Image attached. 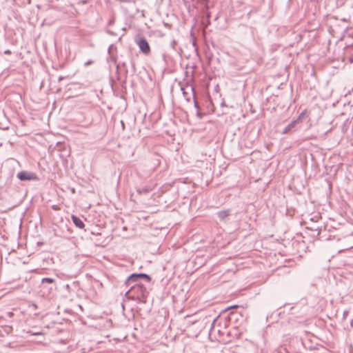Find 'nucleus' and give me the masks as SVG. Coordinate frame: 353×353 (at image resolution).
Here are the masks:
<instances>
[{
	"label": "nucleus",
	"instance_id": "412c9836",
	"mask_svg": "<svg viewBox=\"0 0 353 353\" xmlns=\"http://www.w3.org/2000/svg\"><path fill=\"white\" fill-rule=\"evenodd\" d=\"M352 8H353V5L352 6Z\"/></svg>",
	"mask_w": 353,
	"mask_h": 353
},
{
	"label": "nucleus",
	"instance_id": "2eb2a0df",
	"mask_svg": "<svg viewBox=\"0 0 353 353\" xmlns=\"http://www.w3.org/2000/svg\"><path fill=\"white\" fill-rule=\"evenodd\" d=\"M5 54H11V52H10V50H6V51H5Z\"/></svg>",
	"mask_w": 353,
	"mask_h": 353
},
{
	"label": "nucleus",
	"instance_id": "1a4fd4ad",
	"mask_svg": "<svg viewBox=\"0 0 353 353\" xmlns=\"http://www.w3.org/2000/svg\"><path fill=\"white\" fill-rule=\"evenodd\" d=\"M54 279L52 278H43L41 280V286L42 288L45 287L46 284H54Z\"/></svg>",
	"mask_w": 353,
	"mask_h": 353
},
{
	"label": "nucleus",
	"instance_id": "f257e3e1",
	"mask_svg": "<svg viewBox=\"0 0 353 353\" xmlns=\"http://www.w3.org/2000/svg\"><path fill=\"white\" fill-rule=\"evenodd\" d=\"M148 292L147 288L142 283H135L132 285L130 290L125 293V296L132 300H137L143 303L146 302Z\"/></svg>",
	"mask_w": 353,
	"mask_h": 353
},
{
	"label": "nucleus",
	"instance_id": "9d476101",
	"mask_svg": "<svg viewBox=\"0 0 353 353\" xmlns=\"http://www.w3.org/2000/svg\"><path fill=\"white\" fill-rule=\"evenodd\" d=\"M150 191H151V189L148 187L137 189V192L139 194H148V192H150Z\"/></svg>",
	"mask_w": 353,
	"mask_h": 353
},
{
	"label": "nucleus",
	"instance_id": "dca6fc26",
	"mask_svg": "<svg viewBox=\"0 0 353 353\" xmlns=\"http://www.w3.org/2000/svg\"><path fill=\"white\" fill-rule=\"evenodd\" d=\"M238 307H239L238 305H232V306L230 307L229 309H230V308H236Z\"/></svg>",
	"mask_w": 353,
	"mask_h": 353
},
{
	"label": "nucleus",
	"instance_id": "423d86ee",
	"mask_svg": "<svg viewBox=\"0 0 353 353\" xmlns=\"http://www.w3.org/2000/svg\"><path fill=\"white\" fill-rule=\"evenodd\" d=\"M131 278L145 279L147 281L150 282L151 279L150 276L145 273H134L132 274Z\"/></svg>",
	"mask_w": 353,
	"mask_h": 353
},
{
	"label": "nucleus",
	"instance_id": "9b49d317",
	"mask_svg": "<svg viewBox=\"0 0 353 353\" xmlns=\"http://www.w3.org/2000/svg\"><path fill=\"white\" fill-rule=\"evenodd\" d=\"M305 112H306V111H305V110H304L303 112H302L299 114V117H298V118H297V119H296V120H298V123H299V122H301V120H302V119H303V116L305 115Z\"/></svg>",
	"mask_w": 353,
	"mask_h": 353
},
{
	"label": "nucleus",
	"instance_id": "f8f14e48",
	"mask_svg": "<svg viewBox=\"0 0 353 353\" xmlns=\"http://www.w3.org/2000/svg\"><path fill=\"white\" fill-rule=\"evenodd\" d=\"M176 41L174 39H173V40L171 41V43H170V46H171V47H172L173 49H174V48H175V46H176Z\"/></svg>",
	"mask_w": 353,
	"mask_h": 353
},
{
	"label": "nucleus",
	"instance_id": "f03ea898",
	"mask_svg": "<svg viewBox=\"0 0 353 353\" xmlns=\"http://www.w3.org/2000/svg\"><path fill=\"white\" fill-rule=\"evenodd\" d=\"M135 42L139 46L141 52L145 54H148L150 52V47L146 39L143 37H137Z\"/></svg>",
	"mask_w": 353,
	"mask_h": 353
},
{
	"label": "nucleus",
	"instance_id": "aec40b11",
	"mask_svg": "<svg viewBox=\"0 0 353 353\" xmlns=\"http://www.w3.org/2000/svg\"><path fill=\"white\" fill-rule=\"evenodd\" d=\"M347 314V312L345 311L343 314H344V316H345Z\"/></svg>",
	"mask_w": 353,
	"mask_h": 353
},
{
	"label": "nucleus",
	"instance_id": "4468645a",
	"mask_svg": "<svg viewBox=\"0 0 353 353\" xmlns=\"http://www.w3.org/2000/svg\"><path fill=\"white\" fill-rule=\"evenodd\" d=\"M216 321H217V318H216V319H214V321H213V322H212V326H214V325H215V324H216Z\"/></svg>",
	"mask_w": 353,
	"mask_h": 353
},
{
	"label": "nucleus",
	"instance_id": "a211bd4d",
	"mask_svg": "<svg viewBox=\"0 0 353 353\" xmlns=\"http://www.w3.org/2000/svg\"><path fill=\"white\" fill-rule=\"evenodd\" d=\"M182 90H183V95L185 97V95H186V92L184 91V90H183V88H182Z\"/></svg>",
	"mask_w": 353,
	"mask_h": 353
},
{
	"label": "nucleus",
	"instance_id": "0eeeda50",
	"mask_svg": "<svg viewBox=\"0 0 353 353\" xmlns=\"http://www.w3.org/2000/svg\"><path fill=\"white\" fill-rule=\"evenodd\" d=\"M217 216L221 221H225L226 218L230 215L229 210H222L217 212Z\"/></svg>",
	"mask_w": 353,
	"mask_h": 353
},
{
	"label": "nucleus",
	"instance_id": "7ed1b4c3",
	"mask_svg": "<svg viewBox=\"0 0 353 353\" xmlns=\"http://www.w3.org/2000/svg\"><path fill=\"white\" fill-rule=\"evenodd\" d=\"M17 178L21 181L37 180V176L35 173L28 171H21L17 174Z\"/></svg>",
	"mask_w": 353,
	"mask_h": 353
},
{
	"label": "nucleus",
	"instance_id": "6e6552de",
	"mask_svg": "<svg viewBox=\"0 0 353 353\" xmlns=\"http://www.w3.org/2000/svg\"><path fill=\"white\" fill-rule=\"evenodd\" d=\"M132 277V274L128 277V279H126L125 282V284L127 287H129V286H132V285L135 284V283H138V281H139V279L138 278H131Z\"/></svg>",
	"mask_w": 353,
	"mask_h": 353
},
{
	"label": "nucleus",
	"instance_id": "20e7f679",
	"mask_svg": "<svg viewBox=\"0 0 353 353\" xmlns=\"http://www.w3.org/2000/svg\"><path fill=\"white\" fill-rule=\"evenodd\" d=\"M298 123V120H294L291 121L283 130L282 134H288L292 131V130L295 128L296 125Z\"/></svg>",
	"mask_w": 353,
	"mask_h": 353
},
{
	"label": "nucleus",
	"instance_id": "6ab92c4d",
	"mask_svg": "<svg viewBox=\"0 0 353 353\" xmlns=\"http://www.w3.org/2000/svg\"><path fill=\"white\" fill-rule=\"evenodd\" d=\"M63 79V77H60L59 78V81H61Z\"/></svg>",
	"mask_w": 353,
	"mask_h": 353
},
{
	"label": "nucleus",
	"instance_id": "39448f33",
	"mask_svg": "<svg viewBox=\"0 0 353 353\" xmlns=\"http://www.w3.org/2000/svg\"><path fill=\"white\" fill-rule=\"evenodd\" d=\"M72 220L73 223L75 225L76 227H77L79 229H83L85 227V224L77 216L72 215Z\"/></svg>",
	"mask_w": 353,
	"mask_h": 353
},
{
	"label": "nucleus",
	"instance_id": "ddd939ff",
	"mask_svg": "<svg viewBox=\"0 0 353 353\" xmlns=\"http://www.w3.org/2000/svg\"><path fill=\"white\" fill-rule=\"evenodd\" d=\"M92 63V61H88L85 63V65L88 66V65H90Z\"/></svg>",
	"mask_w": 353,
	"mask_h": 353
},
{
	"label": "nucleus",
	"instance_id": "f3484780",
	"mask_svg": "<svg viewBox=\"0 0 353 353\" xmlns=\"http://www.w3.org/2000/svg\"><path fill=\"white\" fill-rule=\"evenodd\" d=\"M194 105H195V107H196V108H198V109H199V105H198V104H197V103H196V101H194Z\"/></svg>",
	"mask_w": 353,
	"mask_h": 353
}]
</instances>
